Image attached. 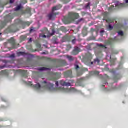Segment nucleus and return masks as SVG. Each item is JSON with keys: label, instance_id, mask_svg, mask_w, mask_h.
I'll use <instances>...</instances> for the list:
<instances>
[{"label": "nucleus", "instance_id": "7c9ffc66", "mask_svg": "<svg viewBox=\"0 0 128 128\" xmlns=\"http://www.w3.org/2000/svg\"><path fill=\"white\" fill-rule=\"evenodd\" d=\"M91 64H94V62H92Z\"/></svg>", "mask_w": 128, "mask_h": 128}, {"label": "nucleus", "instance_id": "412c9836", "mask_svg": "<svg viewBox=\"0 0 128 128\" xmlns=\"http://www.w3.org/2000/svg\"><path fill=\"white\" fill-rule=\"evenodd\" d=\"M10 58H14V54L11 55Z\"/></svg>", "mask_w": 128, "mask_h": 128}, {"label": "nucleus", "instance_id": "9b49d317", "mask_svg": "<svg viewBox=\"0 0 128 128\" xmlns=\"http://www.w3.org/2000/svg\"><path fill=\"white\" fill-rule=\"evenodd\" d=\"M91 74H92V76H94V74L98 75L100 74V72L97 71H94L91 72Z\"/></svg>", "mask_w": 128, "mask_h": 128}, {"label": "nucleus", "instance_id": "f3484780", "mask_svg": "<svg viewBox=\"0 0 128 128\" xmlns=\"http://www.w3.org/2000/svg\"><path fill=\"white\" fill-rule=\"evenodd\" d=\"M100 60H98V59H96L94 60L95 64H96V62H97V64H100Z\"/></svg>", "mask_w": 128, "mask_h": 128}, {"label": "nucleus", "instance_id": "72a5a7b5", "mask_svg": "<svg viewBox=\"0 0 128 128\" xmlns=\"http://www.w3.org/2000/svg\"><path fill=\"white\" fill-rule=\"evenodd\" d=\"M0 36H2V34L1 33H0Z\"/></svg>", "mask_w": 128, "mask_h": 128}, {"label": "nucleus", "instance_id": "f03ea898", "mask_svg": "<svg viewBox=\"0 0 128 128\" xmlns=\"http://www.w3.org/2000/svg\"><path fill=\"white\" fill-rule=\"evenodd\" d=\"M62 5H59L58 6L53 8L52 9V12L48 15V18L49 20H54L56 18V14H54V12H56V10H60V8H62Z\"/></svg>", "mask_w": 128, "mask_h": 128}, {"label": "nucleus", "instance_id": "9d476101", "mask_svg": "<svg viewBox=\"0 0 128 128\" xmlns=\"http://www.w3.org/2000/svg\"><path fill=\"white\" fill-rule=\"evenodd\" d=\"M22 4H20V6H18L16 8L15 11L17 12V10H20V8H22Z\"/></svg>", "mask_w": 128, "mask_h": 128}, {"label": "nucleus", "instance_id": "a211bd4d", "mask_svg": "<svg viewBox=\"0 0 128 128\" xmlns=\"http://www.w3.org/2000/svg\"><path fill=\"white\" fill-rule=\"evenodd\" d=\"M113 28H114V27H112V26L109 25L108 30H112Z\"/></svg>", "mask_w": 128, "mask_h": 128}, {"label": "nucleus", "instance_id": "ddd939ff", "mask_svg": "<svg viewBox=\"0 0 128 128\" xmlns=\"http://www.w3.org/2000/svg\"><path fill=\"white\" fill-rule=\"evenodd\" d=\"M9 42H10V44H14V38H12L10 40Z\"/></svg>", "mask_w": 128, "mask_h": 128}, {"label": "nucleus", "instance_id": "2eb2a0df", "mask_svg": "<svg viewBox=\"0 0 128 128\" xmlns=\"http://www.w3.org/2000/svg\"><path fill=\"white\" fill-rule=\"evenodd\" d=\"M66 57L68 60H72V57L68 55H67Z\"/></svg>", "mask_w": 128, "mask_h": 128}, {"label": "nucleus", "instance_id": "393cba45", "mask_svg": "<svg viewBox=\"0 0 128 128\" xmlns=\"http://www.w3.org/2000/svg\"><path fill=\"white\" fill-rule=\"evenodd\" d=\"M30 22H28L26 23V25L28 26H30Z\"/></svg>", "mask_w": 128, "mask_h": 128}, {"label": "nucleus", "instance_id": "4be33fe9", "mask_svg": "<svg viewBox=\"0 0 128 128\" xmlns=\"http://www.w3.org/2000/svg\"><path fill=\"white\" fill-rule=\"evenodd\" d=\"M76 39H74L72 41V44H76Z\"/></svg>", "mask_w": 128, "mask_h": 128}, {"label": "nucleus", "instance_id": "c756f323", "mask_svg": "<svg viewBox=\"0 0 128 128\" xmlns=\"http://www.w3.org/2000/svg\"><path fill=\"white\" fill-rule=\"evenodd\" d=\"M32 30H34L32 29H31L30 30V32H32Z\"/></svg>", "mask_w": 128, "mask_h": 128}, {"label": "nucleus", "instance_id": "c9c22d12", "mask_svg": "<svg viewBox=\"0 0 128 128\" xmlns=\"http://www.w3.org/2000/svg\"><path fill=\"white\" fill-rule=\"evenodd\" d=\"M110 58H112V57H110Z\"/></svg>", "mask_w": 128, "mask_h": 128}, {"label": "nucleus", "instance_id": "423d86ee", "mask_svg": "<svg viewBox=\"0 0 128 128\" xmlns=\"http://www.w3.org/2000/svg\"><path fill=\"white\" fill-rule=\"evenodd\" d=\"M126 4H128V0H125V4H122L120 2H117L115 3V6L120 8H126Z\"/></svg>", "mask_w": 128, "mask_h": 128}, {"label": "nucleus", "instance_id": "39448f33", "mask_svg": "<svg viewBox=\"0 0 128 128\" xmlns=\"http://www.w3.org/2000/svg\"><path fill=\"white\" fill-rule=\"evenodd\" d=\"M27 84H28V86H32V88H34L36 90H42L43 87H42L40 84L36 83V86H34L32 85V82H29L27 83Z\"/></svg>", "mask_w": 128, "mask_h": 128}, {"label": "nucleus", "instance_id": "5701e85b", "mask_svg": "<svg viewBox=\"0 0 128 128\" xmlns=\"http://www.w3.org/2000/svg\"><path fill=\"white\" fill-rule=\"evenodd\" d=\"M14 0H10V4H14Z\"/></svg>", "mask_w": 128, "mask_h": 128}, {"label": "nucleus", "instance_id": "a878e982", "mask_svg": "<svg viewBox=\"0 0 128 128\" xmlns=\"http://www.w3.org/2000/svg\"><path fill=\"white\" fill-rule=\"evenodd\" d=\"M56 86H57V88H58V82H57L56 83Z\"/></svg>", "mask_w": 128, "mask_h": 128}, {"label": "nucleus", "instance_id": "0eeeda50", "mask_svg": "<svg viewBox=\"0 0 128 128\" xmlns=\"http://www.w3.org/2000/svg\"><path fill=\"white\" fill-rule=\"evenodd\" d=\"M50 34V32L48 31V29L46 28L45 31L42 34H40V38H46V36L44 34Z\"/></svg>", "mask_w": 128, "mask_h": 128}, {"label": "nucleus", "instance_id": "cd10ccee", "mask_svg": "<svg viewBox=\"0 0 128 128\" xmlns=\"http://www.w3.org/2000/svg\"><path fill=\"white\" fill-rule=\"evenodd\" d=\"M91 30H92V32H94V28H92Z\"/></svg>", "mask_w": 128, "mask_h": 128}, {"label": "nucleus", "instance_id": "20e7f679", "mask_svg": "<svg viewBox=\"0 0 128 128\" xmlns=\"http://www.w3.org/2000/svg\"><path fill=\"white\" fill-rule=\"evenodd\" d=\"M76 18H78V14L76 13L71 12L70 13L67 20L68 22H74V20Z\"/></svg>", "mask_w": 128, "mask_h": 128}, {"label": "nucleus", "instance_id": "6e6552de", "mask_svg": "<svg viewBox=\"0 0 128 128\" xmlns=\"http://www.w3.org/2000/svg\"><path fill=\"white\" fill-rule=\"evenodd\" d=\"M79 52H80V48L78 47H75V48L73 51V54H74V56H76L78 54Z\"/></svg>", "mask_w": 128, "mask_h": 128}, {"label": "nucleus", "instance_id": "4468645a", "mask_svg": "<svg viewBox=\"0 0 128 128\" xmlns=\"http://www.w3.org/2000/svg\"><path fill=\"white\" fill-rule=\"evenodd\" d=\"M118 35L120 36H124V32L122 31H120L118 32Z\"/></svg>", "mask_w": 128, "mask_h": 128}, {"label": "nucleus", "instance_id": "7ed1b4c3", "mask_svg": "<svg viewBox=\"0 0 128 128\" xmlns=\"http://www.w3.org/2000/svg\"><path fill=\"white\" fill-rule=\"evenodd\" d=\"M44 88H46L50 92H56V90L54 88V84L47 82H44L42 83Z\"/></svg>", "mask_w": 128, "mask_h": 128}, {"label": "nucleus", "instance_id": "bb28decb", "mask_svg": "<svg viewBox=\"0 0 128 128\" xmlns=\"http://www.w3.org/2000/svg\"><path fill=\"white\" fill-rule=\"evenodd\" d=\"M104 30H102L100 32V34H104Z\"/></svg>", "mask_w": 128, "mask_h": 128}, {"label": "nucleus", "instance_id": "473e14b6", "mask_svg": "<svg viewBox=\"0 0 128 128\" xmlns=\"http://www.w3.org/2000/svg\"><path fill=\"white\" fill-rule=\"evenodd\" d=\"M39 48H40V45H39Z\"/></svg>", "mask_w": 128, "mask_h": 128}, {"label": "nucleus", "instance_id": "aec40b11", "mask_svg": "<svg viewBox=\"0 0 128 128\" xmlns=\"http://www.w3.org/2000/svg\"><path fill=\"white\" fill-rule=\"evenodd\" d=\"M90 4L88 3V4L86 6V8H90Z\"/></svg>", "mask_w": 128, "mask_h": 128}, {"label": "nucleus", "instance_id": "6ab92c4d", "mask_svg": "<svg viewBox=\"0 0 128 128\" xmlns=\"http://www.w3.org/2000/svg\"><path fill=\"white\" fill-rule=\"evenodd\" d=\"M56 32L54 30H52V34H50V36H54Z\"/></svg>", "mask_w": 128, "mask_h": 128}, {"label": "nucleus", "instance_id": "c85d7f7f", "mask_svg": "<svg viewBox=\"0 0 128 128\" xmlns=\"http://www.w3.org/2000/svg\"><path fill=\"white\" fill-rule=\"evenodd\" d=\"M32 38H30V40H29V42H32Z\"/></svg>", "mask_w": 128, "mask_h": 128}, {"label": "nucleus", "instance_id": "1a4fd4ad", "mask_svg": "<svg viewBox=\"0 0 128 128\" xmlns=\"http://www.w3.org/2000/svg\"><path fill=\"white\" fill-rule=\"evenodd\" d=\"M40 72H44V70H48L50 68H40L38 69Z\"/></svg>", "mask_w": 128, "mask_h": 128}, {"label": "nucleus", "instance_id": "f257e3e1", "mask_svg": "<svg viewBox=\"0 0 128 128\" xmlns=\"http://www.w3.org/2000/svg\"><path fill=\"white\" fill-rule=\"evenodd\" d=\"M60 84L62 86L59 88L58 90L60 92H76V90L74 88H68V86H70V83H66L64 81L62 80Z\"/></svg>", "mask_w": 128, "mask_h": 128}, {"label": "nucleus", "instance_id": "2f4dec72", "mask_svg": "<svg viewBox=\"0 0 128 128\" xmlns=\"http://www.w3.org/2000/svg\"><path fill=\"white\" fill-rule=\"evenodd\" d=\"M0 7H1V8H4V6H1Z\"/></svg>", "mask_w": 128, "mask_h": 128}, {"label": "nucleus", "instance_id": "f8f14e48", "mask_svg": "<svg viewBox=\"0 0 128 128\" xmlns=\"http://www.w3.org/2000/svg\"><path fill=\"white\" fill-rule=\"evenodd\" d=\"M18 56H25L26 53L22 52H19L17 54Z\"/></svg>", "mask_w": 128, "mask_h": 128}, {"label": "nucleus", "instance_id": "f704fd0d", "mask_svg": "<svg viewBox=\"0 0 128 128\" xmlns=\"http://www.w3.org/2000/svg\"><path fill=\"white\" fill-rule=\"evenodd\" d=\"M118 38H120V36H118Z\"/></svg>", "mask_w": 128, "mask_h": 128}, {"label": "nucleus", "instance_id": "b1692460", "mask_svg": "<svg viewBox=\"0 0 128 128\" xmlns=\"http://www.w3.org/2000/svg\"><path fill=\"white\" fill-rule=\"evenodd\" d=\"M75 68H76V70H78V68H80V67H79L78 66V65H76V66H75Z\"/></svg>", "mask_w": 128, "mask_h": 128}, {"label": "nucleus", "instance_id": "dca6fc26", "mask_svg": "<svg viewBox=\"0 0 128 128\" xmlns=\"http://www.w3.org/2000/svg\"><path fill=\"white\" fill-rule=\"evenodd\" d=\"M98 46H100L101 48H106V46H104L102 44H98Z\"/></svg>", "mask_w": 128, "mask_h": 128}]
</instances>
